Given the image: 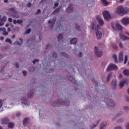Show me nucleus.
I'll return each mask as SVG.
<instances>
[{"instance_id": "obj_1", "label": "nucleus", "mask_w": 129, "mask_h": 129, "mask_svg": "<svg viewBox=\"0 0 129 129\" xmlns=\"http://www.w3.org/2000/svg\"><path fill=\"white\" fill-rule=\"evenodd\" d=\"M128 8L126 7L119 6L116 9V13L119 15H123L124 14H127V13H128Z\"/></svg>"}, {"instance_id": "obj_2", "label": "nucleus", "mask_w": 129, "mask_h": 129, "mask_svg": "<svg viewBox=\"0 0 129 129\" xmlns=\"http://www.w3.org/2000/svg\"><path fill=\"white\" fill-rule=\"evenodd\" d=\"M92 29V30H95V31H97L96 33L97 39V40H100V39H101V37H102V33L98 31V30L100 29L99 25H97L96 26L95 24H93Z\"/></svg>"}, {"instance_id": "obj_3", "label": "nucleus", "mask_w": 129, "mask_h": 129, "mask_svg": "<svg viewBox=\"0 0 129 129\" xmlns=\"http://www.w3.org/2000/svg\"><path fill=\"white\" fill-rule=\"evenodd\" d=\"M105 101L106 104H107L108 106L109 107H113V106L115 105V103H114V101L110 99L106 98L105 99Z\"/></svg>"}, {"instance_id": "obj_4", "label": "nucleus", "mask_w": 129, "mask_h": 129, "mask_svg": "<svg viewBox=\"0 0 129 129\" xmlns=\"http://www.w3.org/2000/svg\"><path fill=\"white\" fill-rule=\"evenodd\" d=\"M95 54L97 57H101L102 56V51L97 46L95 47Z\"/></svg>"}, {"instance_id": "obj_5", "label": "nucleus", "mask_w": 129, "mask_h": 129, "mask_svg": "<svg viewBox=\"0 0 129 129\" xmlns=\"http://www.w3.org/2000/svg\"><path fill=\"white\" fill-rule=\"evenodd\" d=\"M117 69H118V68L115 64H111L107 67V72H109L112 70H117Z\"/></svg>"}, {"instance_id": "obj_6", "label": "nucleus", "mask_w": 129, "mask_h": 129, "mask_svg": "<svg viewBox=\"0 0 129 129\" xmlns=\"http://www.w3.org/2000/svg\"><path fill=\"white\" fill-rule=\"evenodd\" d=\"M57 104V106L61 105L62 104H65L66 106H69V101H66V102L62 101V100H58L56 102H55Z\"/></svg>"}, {"instance_id": "obj_7", "label": "nucleus", "mask_w": 129, "mask_h": 129, "mask_svg": "<svg viewBox=\"0 0 129 129\" xmlns=\"http://www.w3.org/2000/svg\"><path fill=\"white\" fill-rule=\"evenodd\" d=\"M103 15L106 21H108V20H110V19H111L110 14H109V12L107 11H105L104 12H103Z\"/></svg>"}, {"instance_id": "obj_8", "label": "nucleus", "mask_w": 129, "mask_h": 129, "mask_svg": "<svg viewBox=\"0 0 129 129\" xmlns=\"http://www.w3.org/2000/svg\"><path fill=\"white\" fill-rule=\"evenodd\" d=\"M118 61L120 63L121 62H123V52L122 51H120L118 56Z\"/></svg>"}, {"instance_id": "obj_9", "label": "nucleus", "mask_w": 129, "mask_h": 129, "mask_svg": "<svg viewBox=\"0 0 129 129\" xmlns=\"http://www.w3.org/2000/svg\"><path fill=\"white\" fill-rule=\"evenodd\" d=\"M121 23L123 25H125V26H127L129 24V18H123L121 20Z\"/></svg>"}, {"instance_id": "obj_10", "label": "nucleus", "mask_w": 129, "mask_h": 129, "mask_svg": "<svg viewBox=\"0 0 129 129\" xmlns=\"http://www.w3.org/2000/svg\"><path fill=\"white\" fill-rule=\"evenodd\" d=\"M1 32H3V35L4 36H8L9 35V32H7V30L5 27H1L0 28Z\"/></svg>"}, {"instance_id": "obj_11", "label": "nucleus", "mask_w": 129, "mask_h": 129, "mask_svg": "<svg viewBox=\"0 0 129 129\" xmlns=\"http://www.w3.org/2000/svg\"><path fill=\"white\" fill-rule=\"evenodd\" d=\"M22 101V103H24L25 105H30V102L28 101V99H27L25 98H23L21 99Z\"/></svg>"}, {"instance_id": "obj_12", "label": "nucleus", "mask_w": 129, "mask_h": 129, "mask_svg": "<svg viewBox=\"0 0 129 129\" xmlns=\"http://www.w3.org/2000/svg\"><path fill=\"white\" fill-rule=\"evenodd\" d=\"M9 121L10 120L8 117H5L2 119V122L3 124H7Z\"/></svg>"}, {"instance_id": "obj_13", "label": "nucleus", "mask_w": 129, "mask_h": 129, "mask_svg": "<svg viewBox=\"0 0 129 129\" xmlns=\"http://www.w3.org/2000/svg\"><path fill=\"white\" fill-rule=\"evenodd\" d=\"M97 20L98 21V23L100 25V26H103V25H104V22L103 21V20L101 19L100 17L97 16Z\"/></svg>"}, {"instance_id": "obj_14", "label": "nucleus", "mask_w": 129, "mask_h": 129, "mask_svg": "<svg viewBox=\"0 0 129 129\" xmlns=\"http://www.w3.org/2000/svg\"><path fill=\"white\" fill-rule=\"evenodd\" d=\"M69 80L74 83V84H76V85H77L78 84V83L76 82V80H75V79L73 78V77H69L68 78Z\"/></svg>"}, {"instance_id": "obj_15", "label": "nucleus", "mask_w": 129, "mask_h": 129, "mask_svg": "<svg viewBox=\"0 0 129 129\" xmlns=\"http://www.w3.org/2000/svg\"><path fill=\"white\" fill-rule=\"evenodd\" d=\"M127 80L124 79L123 81H121L119 84V87L120 88H122L123 86H124V84L126 83Z\"/></svg>"}, {"instance_id": "obj_16", "label": "nucleus", "mask_w": 129, "mask_h": 129, "mask_svg": "<svg viewBox=\"0 0 129 129\" xmlns=\"http://www.w3.org/2000/svg\"><path fill=\"white\" fill-rule=\"evenodd\" d=\"M56 21V20L53 19L52 20H49L48 21V24H50L51 25L49 26L50 28H51V29H53V27L54 26V24H55V21Z\"/></svg>"}, {"instance_id": "obj_17", "label": "nucleus", "mask_w": 129, "mask_h": 129, "mask_svg": "<svg viewBox=\"0 0 129 129\" xmlns=\"http://www.w3.org/2000/svg\"><path fill=\"white\" fill-rule=\"evenodd\" d=\"M119 37L121 39V40H123V41H126L127 40H129L128 37L122 34H119Z\"/></svg>"}, {"instance_id": "obj_18", "label": "nucleus", "mask_w": 129, "mask_h": 129, "mask_svg": "<svg viewBox=\"0 0 129 129\" xmlns=\"http://www.w3.org/2000/svg\"><path fill=\"white\" fill-rule=\"evenodd\" d=\"M29 120L30 119L29 118H25L23 120V123L24 125H27V123H29Z\"/></svg>"}, {"instance_id": "obj_19", "label": "nucleus", "mask_w": 129, "mask_h": 129, "mask_svg": "<svg viewBox=\"0 0 129 129\" xmlns=\"http://www.w3.org/2000/svg\"><path fill=\"white\" fill-rule=\"evenodd\" d=\"M73 11V7L72 5H70L67 9L68 13H72Z\"/></svg>"}, {"instance_id": "obj_20", "label": "nucleus", "mask_w": 129, "mask_h": 129, "mask_svg": "<svg viewBox=\"0 0 129 129\" xmlns=\"http://www.w3.org/2000/svg\"><path fill=\"white\" fill-rule=\"evenodd\" d=\"M106 125H107V124L106 123V122L101 123L100 127V129H104V127H106Z\"/></svg>"}, {"instance_id": "obj_21", "label": "nucleus", "mask_w": 129, "mask_h": 129, "mask_svg": "<svg viewBox=\"0 0 129 129\" xmlns=\"http://www.w3.org/2000/svg\"><path fill=\"white\" fill-rule=\"evenodd\" d=\"M33 91H30L27 93V97L28 98H32L33 97Z\"/></svg>"}, {"instance_id": "obj_22", "label": "nucleus", "mask_w": 129, "mask_h": 129, "mask_svg": "<svg viewBox=\"0 0 129 129\" xmlns=\"http://www.w3.org/2000/svg\"><path fill=\"white\" fill-rule=\"evenodd\" d=\"M8 127L9 128H14V127H15V124L13 122H9Z\"/></svg>"}, {"instance_id": "obj_23", "label": "nucleus", "mask_w": 129, "mask_h": 129, "mask_svg": "<svg viewBox=\"0 0 129 129\" xmlns=\"http://www.w3.org/2000/svg\"><path fill=\"white\" fill-rule=\"evenodd\" d=\"M112 76V73H110L107 76V82H109V80H110V78H111V77Z\"/></svg>"}, {"instance_id": "obj_24", "label": "nucleus", "mask_w": 129, "mask_h": 129, "mask_svg": "<svg viewBox=\"0 0 129 129\" xmlns=\"http://www.w3.org/2000/svg\"><path fill=\"white\" fill-rule=\"evenodd\" d=\"M116 28L117 30H118L119 31H121V30H122V27L118 24H116Z\"/></svg>"}, {"instance_id": "obj_25", "label": "nucleus", "mask_w": 129, "mask_h": 129, "mask_svg": "<svg viewBox=\"0 0 129 129\" xmlns=\"http://www.w3.org/2000/svg\"><path fill=\"white\" fill-rule=\"evenodd\" d=\"M123 74L125 76H129V70H124L123 71Z\"/></svg>"}, {"instance_id": "obj_26", "label": "nucleus", "mask_w": 129, "mask_h": 129, "mask_svg": "<svg viewBox=\"0 0 129 129\" xmlns=\"http://www.w3.org/2000/svg\"><path fill=\"white\" fill-rule=\"evenodd\" d=\"M116 80H113L111 83L112 86H113V87H115L116 86Z\"/></svg>"}, {"instance_id": "obj_27", "label": "nucleus", "mask_w": 129, "mask_h": 129, "mask_svg": "<svg viewBox=\"0 0 129 129\" xmlns=\"http://www.w3.org/2000/svg\"><path fill=\"white\" fill-rule=\"evenodd\" d=\"M112 57L114 60L115 63H117V56H116V54H113Z\"/></svg>"}, {"instance_id": "obj_28", "label": "nucleus", "mask_w": 129, "mask_h": 129, "mask_svg": "<svg viewBox=\"0 0 129 129\" xmlns=\"http://www.w3.org/2000/svg\"><path fill=\"white\" fill-rule=\"evenodd\" d=\"M87 7L88 8H91L92 7H93V2H89L87 4Z\"/></svg>"}, {"instance_id": "obj_29", "label": "nucleus", "mask_w": 129, "mask_h": 129, "mask_svg": "<svg viewBox=\"0 0 129 129\" xmlns=\"http://www.w3.org/2000/svg\"><path fill=\"white\" fill-rule=\"evenodd\" d=\"M77 42V39H76V38H74L72 39L71 41V44H76Z\"/></svg>"}, {"instance_id": "obj_30", "label": "nucleus", "mask_w": 129, "mask_h": 129, "mask_svg": "<svg viewBox=\"0 0 129 129\" xmlns=\"http://www.w3.org/2000/svg\"><path fill=\"white\" fill-rule=\"evenodd\" d=\"M0 21L5 23L7 21V17L4 16L2 18L0 19Z\"/></svg>"}, {"instance_id": "obj_31", "label": "nucleus", "mask_w": 129, "mask_h": 129, "mask_svg": "<svg viewBox=\"0 0 129 129\" xmlns=\"http://www.w3.org/2000/svg\"><path fill=\"white\" fill-rule=\"evenodd\" d=\"M101 2L103 3L104 6H108V2H106V0H101Z\"/></svg>"}, {"instance_id": "obj_32", "label": "nucleus", "mask_w": 129, "mask_h": 129, "mask_svg": "<svg viewBox=\"0 0 129 129\" xmlns=\"http://www.w3.org/2000/svg\"><path fill=\"white\" fill-rule=\"evenodd\" d=\"M59 11H60V8H58L57 9H56L53 12V14H57V13H59Z\"/></svg>"}, {"instance_id": "obj_33", "label": "nucleus", "mask_w": 129, "mask_h": 129, "mask_svg": "<svg viewBox=\"0 0 129 129\" xmlns=\"http://www.w3.org/2000/svg\"><path fill=\"white\" fill-rule=\"evenodd\" d=\"M5 42L6 43H9V44H13V43L12 42V40L10 39V38L6 39Z\"/></svg>"}, {"instance_id": "obj_34", "label": "nucleus", "mask_w": 129, "mask_h": 129, "mask_svg": "<svg viewBox=\"0 0 129 129\" xmlns=\"http://www.w3.org/2000/svg\"><path fill=\"white\" fill-rule=\"evenodd\" d=\"M127 62V55H125L124 60V64H126Z\"/></svg>"}, {"instance_id": "obj_35", "label": "nucleus", "mask_w": 129, "mask_h": 129, "mask_svg": "<svg viewBox=\"0 0 129 129\" xmlns=\"http://www.w3.org/2000/svg\"><path fill=\"white\" fill-rule=\"evenodd\" d=\"M63 39V35L62 34H60L59 36L58 37V41H61Z\"/></svg>"}, {"instance_id": "obj_36", "label": "nucleus", "mask_w": 129, "mask_h": 129, "mask_svg": "<svg viewBox=\"0 0 129 129\" xmlns=\"http://www.w3.org/2000/svg\"><path fill=\"white\" fill-rule=\"evenodd\" d=\"M117 122L118 123H121V122H123V119L121 118V119H119L117 120Z\"/></svg>"}, {"instance_id": "obj_37", "label": "nucleus", "mask_w": 129, "mask_h": 129, "mask_svg": "<svg viewBox=\"0 0 129 129\" xmlns=\"http://www.w3.org/2000/svg\"><path fill=\"white\" fill-rule=\"evenodd\" d=\"M123 108L126 111H128L129 110V107L127 106H124Z\"/></svg>"}, {"instance_id": "obj_38", "label": "nucleus", "mask_w": 129, "mask_h": 129, "mask_svg": "<svg viewBox=\"0 0 129 129\" xmlns=\"http://www.w3.org/2000/svg\"><path fill=\"white\" fill-rule=\"evenodd\" d=\"M75 28H76V30H77L78 31L80 30V26L79 25H78V24H76Z\"/></svg>"}, {"instance_id": "obj_39", "label": "nucleus", "mask_w": 129, "mask_h": 129, "mask_svg": "<svg viewBox=\"0 0 129 129\" xmlns=\"http://www.w3.org/2000/svg\"><path fill=\"white\" fill-rule=\"evenodd\" d=\"M119 46L120 48L122 49L123 48V44H122V43H121V42H120L119 43Z\"/></svg>"}, {"instance_id": "obj_40", "label": "nucleus", "mask_w": 129, "mask_h": 129, "mask_svg": "<svg viewBox=\"0 0 129 129\" xmlns=\"http://www.w3.org/2000/svg\"><path fill=\"white\" fill-rule=\"evenodd\" d=\"M18 24H22L23 23V20H17Z\"/></svg>"}, {"instance_id": "obj_41", "label": "nucleus", "mask_w": 129, "mask_h": 129, "mask_svg": "<svg viewBox=\"0 0 129 129\" xmlns=\"http://www.w3.org/2000/svg\"><path fill=\"white\" fill-rule=\"evenodd\" d=\"M5 25V23L3 21H0V27H2Z\"/></svg>"}, {"instance_id": "obj_42", "label": "nucleus", "mask_w": 129, "mask_h": 129, "mask_svg": "<svg viewBox=\"0 0 129 129\" xmlns=\"http://www.w3.org/2000/svg\"><path fill=\"white\" fill-rule=\"evenodd\" d=\"M52 56L54 58H56V57H57V53H56V52H53L52 54Z\"/></svg>"}, {"instance_id": "obj_43", "label": "nucleus", "mask_w": 129, "mask_h": 129, "mask_svg": "<svg viewBox=\"0 0 129 129\" xmlns=\"http://www.w3.org/2000/svg\"><path fill=\"white\" fill-rule=\"evenodd\" d=\"M16 116L17 117H19V116H21V113L18 112L16 113Z\"/></svg>"}, {"instance_id": "obj_44", "label": "nucleus", "mask_w": 129, "mask_h": 129, "mask_svg": "<svg viewBox=\"0 0 129 129\" xmlns=\"http://www.w3.org/2000/svg\"><path fill=\"white\" fill-rule=\"evenodd\" d=\"M114 129H122V128L120 126H118L115 127Z\"/></svg>"}, {"instance_id": "obj_45", "label": "nucleus", "mask_w": 129, "mask_h": 129, "mask_svg": "<svg viewBox=\"0 0 129 129\" xmlns=\"http://www.w3.org/2000/svg\"><path fill=\"white\" fill-rule=\"evenodd\" d=\"M14 65H15V67H16V68H19V63H18L17 62L15 63Z\"/></svg>"}, {"instance_id": "obj_46", "label": "nucleus", "mask_w": 129, "mask_h": 129, "mask_svg": "<svg viewBox=\"0 0 129 129\" xmlns=\"http://www.w3.org/2000/svg\"><path fill=\"white\" fill-rule=\"evenodd\" d=\"M31 33V29H28L26 31V34H30Z\"/></svg>"}, {"instance_id": "obj_47", "label": "nucleus", "mask_w": 129, "mask_h": 129, "mask_svg": "<svg viewBox=\"0 0 129 129\" xmlns=\"http://www.w3.org/2000/svg\"><path fill=\"white\" fill-rule=\"evenodd\" d=\"M33 64H35V63H36V62H39V60L38 59H34L33 61Z\"/></svg>"}, {"instance_id": "obj_48", "label": "nucleus", "mask_w": 129, "mask_h": 129, "mask_svg": "<svg viewBox=\"0 0 129 129\" xmlns=\"http://www.w3.org/2000/svg\"><path fill=\"white\" fill-rule=\"evenodd\" d=\"M122 112H119L118 114H117V116H120V115H122Z\"/></svg>"}, {"instance_id": "obj_49", "label": "nucleus", "mask_w": 129, "mask_h": 129, "mask_svg": "<svg viewBox=\"0 0 129 129\" xmlns=\"http://www.w3.org/2000/svg\"><path fill=\"white\" fill-rule=\"evenodd\" d=\"M3 106V101L2 100H0V108Z\"/></svg>"}, {"instance_id": "obj_50", "label": "nucleus", "mask_w": 129, "mask_h": 129, "mask_svg": "<svg viewBox=\"0 0 129 129\" xmlns=\"http://www.w3.org/2000/svg\"><path fill=\"white\" fill-rule=\"evenodd\" d=\"M58 6H59V4H58V3H55V4H54V9H55V8H57V7H58Z\"/></svg>"}, {"instance_id": "obj_51", "label": "nucleus", "mask_w": 129, "mask_h": 129, "mask_svg": "<svg viewBox=\"0 0 129 129\" xmlns=\"http://www.w3.org/2000/svg\"><path fill=\"white\" fill-rule=\"evenodd\" d=\"M125 100H126V101H127V102H128V101H129V97H127V96H126V97H125Z\"/></svg>"}, {"instance_id": "obj_52", "label": "nucleus", "mask_w": 129, "mask_h": 129, "mask_svg": "<svg viewBox=\"0 0 129 129\" xmlns=\"http://www.w3.org/2000/svg\"><path fill=\"white\" fill-rule=\"evenodd\" d=\"M23 73L24 76H26L27 75V71H23Z\"/></svg>"}, {"instance_id": "obj_53", "label": "nucleus", "mask_w": 129, "mask_h": 129, "mask_svg": "<svg viewBox=\"0 0 129 129\" xmlns=\"http://www.w3.org/2000/svg\"><path fill=\"white\" fill-rule=\"evenodd\" d=\"M8 21L9 22H10V23H12V22H13V19H12L11 18H9L8 19Z\"/></svg>"}, {"instance_id": "obj_54", "label": "nucleus", "mask_w": 129, "mask_h": 129, "mask_svg": "<svg viewBox=\"0 0 129 129\" xmlns=\"http://www.w3.org/2000/svg\"><path fill=\"white\" fill-rule=\"evenodd\" d=\"M78 57H82V53L79 52L78 54Z\"/></svg>"}, {"instance_id": "obj_55", "label": "nucleus", "mask_w": 129, "mask_h": 129, "mask_svg": "<svg viewBox=\"0 0 129 129\" xmlns=\"http://www.w3.org/2000/svg\"><path fill=\"white\" fill-rule=\"evenodd\" d=\"M31 6H32V4H31V3H28V4H27V7H28V8H31Z\"/></svg>"}, {"instance_id": "obj_56", "label": "nucleus", "mask_w": 129, "mask_h": 129, "mask_svg": "<svg viewBox=\"0 0 129 129\" xmlns=\"http://www.w3.org/2000/svg\"><path fill=\"white\" fill-rule=\"evenodd\" d=\"M17 23H18V21H16V20H13V24L16 25V24H17Z\"/></svg>"}, {"instance_id": "obj_57", "label": "nucleus", "mask_w": 129, "mask_h": 129, "mask_svg": "<svg viewBox=\"0 0 129 129\" xmlns=\"http://www.w3.org/2000/svg\"><path fill=\"white\" fill-rule=\"evenodd\" d=\"M126 128L129 129V123H127L126 125Z\"/></svg>"}, {"instance_id": "obj_58", "label": "nucleus", "mask_w": 129, "mask_h": 129, "mask_svg": "<svg viewBox=\"0 0 129 129\" xmlns=\"http://www.w3.org/2000/svg\"><path fill=\"white\" fill-rule=\"evenodd\" d=\"M0 39L1 40V41H4V40H5V38H4V37L2 36L0 38Z\"/></svg>"}, {"instance_id": "obj_59", "label": "nucleus", "mask_w": 129, "mask_h": 129, "mask_svg": "<svg viewBox=\"0 0 129 129\" xmlns=\"http://www.w3.org/2000/svg\"><path fill=\"white\" fill-rule=\"evenodd\" d=\"M113 48H114V49H117V46L116 45H114L113 46Z\"/></svg>"}, {"instance_id": "obj_60", "label": "nucleus", "mask_w": 129, "mask_h": 129, "mask_svg": "<svg viewBox=\"0 0 129 129\" xmlns=\"http://www.w3.org/2000/svg\"><path fill=\"white\" fill-rule=\"evenodd\" d=\"M37 13V14H39V13H41V10L40 9H38Z\"/></svg>"}, {"instance_id": "obj_61", "label": "nucleus", "mask_w": 129, "mask_h": 129, "mask_svg": "<svg viewBox=\"0 0 129 129\" xmlns=\"http://www.w3.org/2000/svg\"><path fill=\"white\" fill-rule=\"evenodd\" d=\"M6 27H7V28H8V27H9V26H10V24H9V23H7V24H6Z\"/></svg>"}, {"instance_id": "obj_62", "label": "nucleus", "mask_w": 129, "mask_h": 129, "mask_svg": "<svg viewBox=\"0 0 129 129\" xmlns=\"http://www.w3.org/2000/svg\"><path fill=\"white\" fill-rule=\"evenodd\" d=\"M4 3H5L6 4H8V0H4Z\"/></svg>"}, {"instance_id": "obj_63", "label": "nucleus", "mask_w": 129, "mask_h": 129, "mask_svg": "<svg viewBox=\"0 0 129 129\" xmlns=\"http://www.w3.org/2000/svg\"><path fill=\"white\" fill-rule=\"evenodd\" d=\"M7 31L8 32H10L11 31V28H8Z\"/></svg>"}, {"instance_id": "obj_64", "label": "nucleus", "mask_w": 129, "mask_h": 129, "mask_svg": "<svg viewBox=\"0 0 129 129\" xmlns=\"http://www.w3.org/2000/svg\"><path fill=\"white\" fill-rule=\"evenodd\" d=\"M119 77H120V78H121V77H122V75L121 74H119Z\"/></svg>"}]
</instances>
